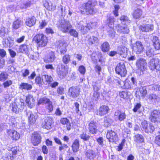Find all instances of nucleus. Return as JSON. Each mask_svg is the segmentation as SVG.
Returning a JSON list of instances; mask_svg holds the SVG:
<instances>
[{"label":"nucleus","mask_w":160,"mask_h":160,"mask_svg":"<svg viewBox=\"0 0 160 160\" xmlns=\"http://www.w3.org/2000/svg\"><path fill=\"white\" fill-rule=\"evenodd\" d=\"M96 4L97 2L96 0H90L87 2L84 3L83 6L85 11L81 10V13L84 14L85 12L87 15L94 14L97 12L95 8Z\"/></svg>","instance_id":"obj_1"},{"label":"nucleus","mask_w":160,"mask_h":160,"mask_svg":"<svg viewBox=\"0 0 160 160\" xmlns=\"http://www.w3.org/2000/svg\"><path fill=\"white\" fill-rule=\"evenodd\" d=\"M58 29L64 33H67L69 29L72 28V26L70 22L67 21L59 20L57 24Z\"/></svg>","instance_id":"obj_2"},{"label":"nucleus","mask_w":160,"mask_h":160,"mask_svg":"<svg viewBox=\"0 0 160 160\" xmlns=\"http://www.w3.org/2000/svg\"><path fill=\"white\" fill-rule=\"evenodd\" d=\"M34 41L36 42L39 47L45 46L48 42L47 38L43 34H38L33 38Z\"/></svg>","instance_id":"obj_3"},{"label":"nucleus","mask_w":160,"mask_h":160,"mask_svg":"<svg viewBox=\"0 0 160 160\" xmlns=\"http://www.w3.org/2000/svg\"><path fill=\"white\" fill-rule=\"evenodd\" d=\"M148 66L151 70L160 71V60L156 58H152L149 62Z\"/></svg>","instance_id":"obj_4"},{"label":"nucleus","mask_w":160,"mask_h":160,"mask_svg":"<svg viewBox=\"0 0 160 160\" xmlns=\"http://www.w3.org/2000/svg\"><path fill=\"white\" fill-rule=\"evenodd\" d=\"M142 129L147 133H152L155 130L154 126L152 124H148L147 121L144 120L141 123Z\"/></svg>","instance_id":"obj_5"},{"label":"nucleus","mask_w":160,"mask_h":160,"mask_svg":"<svg viewBox=\"0 0 160 160\" xmlns=\"http://www.w3.org/2000/svg\"><path fill=\"white\" fill-rule=\"evenodd\" d=\"M115 71L121 77H125L127 74L126 68L123 63L120 62L118 64L116 67Z\"/></svg>","instance_id":"obj_6"},{"label":"nucleus","mask_w":160,"mask_h":160,"mask_svg":"<svg viewBox=\"0 0 160 160\" xmlns=\"http://www.w3.org/2000/svg\"><path fill=\"white\" fill-rule=\"evenodd\" d=\"M160 112L155 110L151 112L149 118L151 122L155 123H158L160 122Z\"/></svg>","instance_id":"obj_7"},{"label":"nucleus","mask_w":160,"mask_h":160,"mask_svg":"<svg viewBox=\"0 0 160 160\" xmlns=\"http://www.w3.org/2000/svg\"><path fill=\"white\" fill-rule=\"evenodd\" d=\"M132 49L137 54H139L142 52L144 47L141 42L138 41L133 44Z\"/></svg>","instance_id":"obj_8"},{"label":"nucleus","mask_w":160,"mask_h":160,"mask_svg":"<svg viewBox=\"0 0 160 160\" xmlns=\"http://www.w3.org/2000/svg\"><path fill=\"white\" fill-rule=\"evenodd\" d=\"M53 123V118L50 117H47L44 118V121H43L42 126L44 128L49 129L51 128V126Z\"/></svg>","instance_id":"obj_9"},{"label":"nucleus","mask_w":160,"mask_h":160,"mask_svg":"<svg viewBox=\"0 0 160 160\" xmlns=\"http://www.w3.org/2000/svg\"><path fill=\"white\" fill-rule=\"evenodd\" d=\"M80 88L77 86L72 87L69 89V93L70 97L73 98L78 97L80 94Z\"/></svg>","instance_id":"obj_10"},{"label":"nucleus","mask_w":160,"mask_h":160,"mask_svg":"<svg viewBox=\"0 0 160 160\" xmlns=\"http://www.w3.org/2000/svg\"><path fill=\"white\" fill-rule=\"evenodd\" d=\"M92 23L90 22L87 23L85 26H84L83 22L81 21L78 23V27L81 32L84 33L92 28Z\"/></svg>","instance_id":"obj_11"},{"label":"nucleus","mask_w":160,"mask_h":160,"mask_svg":"<svg viewBox=\"0 0 160 160\" xmlns=\"http://www.w3.org/2000/svg\"><path fill=\"white\" fill-rule=\"evenodd\" d=\"M58 77L61 79L64 78L68 73V71L65 66L62 64L61 68H58L57 70Z\"/></svg>","instance_id":"obj_12"},{"label":"nucleus","mask_w":160,"mask_h":160,"mask_svg":"<svg viewBox=\"0 0 160 160\" xmlns=\"http://www.w3.org/2000/svg\"><path fill=\"white\" fill-rule=\"evenodd\" d=\"M58 50L60 51V54H64L67 51L66 47L67 46V43L62 40L59 41L57 42Z\"/></svg>","instance_id":"obj_13"},{"label":"nucleus","mask_w":160,"mask_h":160,"mask_svg":"<svg viewBox=\"0 0 160 160\" xmlns=\"http://www.w3.org/2000/svg\"><path fill=\"white\" fill-rule=\"evenodd\" d=\"M106 137L109 141L110 142H116L118 139L116 133L112 130L108 131L106 134Z\"/></svg>","instance_id":"obj_14"},{"label":"nucleus","mask_w":160,"mask_h":160,"mask_svg":"<svg viewBox=\"0 0 160 160\" xmlns=\"http://www.w3.org/2000/svg\"><path fill=\"white\" fill-rule=\"evenodd\" d=\"M41 138L40 135L37 132H35L32 134L31 141L34 145L36 146L41 142Z\"/></svg>","instance_id":"obj_15"},{"label":"nucleus","mask_w":160,"mask_h":160,"mask_svg":"<svg viewBox=\"0 0 160 160\" xmlns=\"http://www.w3.org/2000/svg\"><path fill=\"white\" fill-rule=\"evenodd\" d=\"M147 64L145 59L139 58L137 60L136 64L138 69L142 71L144 69Z\"/></svg>","instance_id":"obj_16"},{"label":"nucleus","mask_w":160,"mask_h":160,"mask_svg":"<svg viewBox=\"0 0 160 160\" xmlns=\"http://www.w3.org/2000/svg\"><path fill=\"white\" fill-rule=\"evenodd\" d=\"M56 58L54 52L50 51L44 59V62L47 63H51L53 62Z\"/></svg>","instance_id":"obj_17"},{"label":"nucleus","mask_w":160,"mask_h":160,"mask_svg":"<svg viewBox=\"0 0 160 160\" xmlns=\"http://www.w3.org/2000/svg\"><path fill=\"white\" fill-rule=\"evenodd\" d=\"M153 25L151 24H145L141 25L139 29L142 32H148L152 31L153 29Z\"/></svg>","instance_id":"obj_18"},{"label":"nucleus","mask_w":160,"mask_h":160,"mask_svg":"<svg viewBox=\"0 0 160 160\" xmlns=\"http://www.w3.org/2000/svg\"><path fill=\"white\" fill-rule=\"evenodd\" d=\"M97 123L93 121H91L89 124V130L90 133L92 134L96 133L97 131Z\"/></svg>","instance_id":"obj_19"},{"label":"nucleus","mask_w":160,"mask_h":160,"mask_svg":"<svg viewBox=\"0 0 160 160\" xmlns=\"http://www.w3.org/2000/svg\"><path fill=\"white\" fill-rule=\"evenodd\" d=\"M13 40L11 39L10 38H7L6 37L3 38L2 44L5 48L11 47L13 46Z\"/></svg>","instance_id":"obj_20"},{"label":"nucleus","mask_w":160,"mask_h":160,"mask_svg":"<svg viewBox=\"0 0 160 160\" xmlns=\"http://www.w3.org/2000/svg\"><path fill=\"white\" fill-rule=\"evenodd\" d=\"M118 32L121 33L128 34L129 32V30L127 26H121L118 24L117 26Z\"/></svg>","instance_id":"obj_21"},{"label":"nucleus","mask_w":160,"mask_h":160,"mask_svg":"<svg viewBox=\"0 0 160 160\" xmlns=\"http://www.w3.org/2000/svg\"><path fill=\"white\" fill-rule=\"evenodd\" d=\"M26 115L28 116L29 122L30 124L34 123L36 121L37 118L32 112L29 111L26 112Z\"/></svg>","instance_id":"obj_22"},{"label":"nucleus","mask_w":160,"mask_h":160,"mask_svg":"<svg viewBox=\"0 0 160 160\" xmlns=\"http://www.w3.org/2000/svg\"><path fill=\"white\" fill-rule=\"evenodd\" d=\"M34 99L32 96L30 95L26 97V102L30 108H32L34 106Z\"/></svg>","instance_id":"obj_23"},{"label":"nucleus","mask_w":160,"mask_h":160,"mask_svg":"<svg viewBox=\"0 0 160 160\" xmlns=\"http://www.w3.org/2000/svg\"><path fill=\"white\" fill-rule=\"evenodd\" d=\"M36 21V18L34 16H32L26 18L25 23L27 26L31 27L35 24Z\"/></svg>","instance_id":"obj_24"},{"label":"nucleus","mask_w":160,"mask_h":160,"mask_svg":"<svg viewBox=\"0 0 160 160\" xmlns=\"http://www.w3.org/2000/svg\"><path fill=\"white\" fill-rule=\"evenodd\" d=\"M109 109L107 106H102L100 108L97 114L101 116H103L107 113Z\"/></svg>","instance_id":"obj_25"},{"label":"nucleus","mask_w":160,"mask_h":160,"mask_svg":"<svg viewBox=\"0 0 160 160\" xmlns=\"http://www.w3.org/2000/svg\"><path fill=\"white\" fill-rule=\"evenodd\" d=\"M85 155L90 160H94L96 157L95 152L91 150H87L86 152Z\"/></svg>","instance_id":"obj_26"},{"label":"nucleus","mask_w":160,"mask_h":160,"mask_svg":"<svg viewBox=\"0 0 160 160\" xmlns=\"http://www.w3.org/2000/svg\"><path fill=\"white\" fill-rule=\"evenodd\" d=\"M152 41L156 49L158 50L160 49V43L158 38L156 36H153L152 39Z\"/></svg>","instance_id":"obj_27"},{"label":"nucleus","mask_w":160,"mask_h":160,"mask_svg":"<svg viewBox=\"0 0 160 160\" xmlns=\"http://www.w3.org/2000/svg\"><path fill=\"white\" fill-rule=\"evenodd\" d=\"M42 80L43 83L46 85L49 83L53 80V78L50 76L44 75L42 76Z\"/></svg>","instance_id":"obj_28"},{"label":"nucleus","mask_w":160,"mask_h":160,"mask_svg":"<svg viewBox=\"0 0 160 160\" xmlns=\"http://www.w3.org/2000/svg\"><path fill=\"white\" fill-rule=\"evenodd\" d=\"M60 122L63 125L66 124L68 130H69L71 129V125L70 123L69 120L67 118H62L60 120Z\"/></svg>","instance_id":"obj_29"},{"label":"nucleus","mask_w":160,"mask_h":160,"mask_svg":"<svg viewBox=\"0 0 160 160\" xmlns=\"http://www.w3.org/2000/svg\"><path fill=\"white\" fill-rule=\"evenodd\" d=\"M117 51L118 54L122 55L127 52V48L125 46H120L118 47Z\"/></svg>","instance_id":"obj_30"},{"label":"nucleus","mask_w":160,"mask_h":160,"mask_svg":"<svg viewBox=\"0 0 160 160\" xmlns=\"http://www.w3.org/2000/svg\"><path fill=\"white\" fill-rule=\"evenodd\" d=\"M142 14V11L141 9L137 8L135 9L133 13V16L135 19L140 18Z\"/></svg>","instance_id":"obj_31"},{"label":"nucleus","mask_w":160,"mask_h":160,"mask_svg":"<svg viewBox=\"0 0 160 160\" xmlns=\"http://www.w3.org/2000/svg\"><path fill=\"white\" fill-rule=\"evenodd\" d=\"M134 141L137 143H142L144 142V138L143 136L140 134H137L133 137Z\"/></svg>","instance_id":"obj_32"},{"label":"nucleus","mask_w":160,"mask_h":160,"mask_svg":"<svg viewBox=\"0 0 160 160\" xmlns=\"http://www.w3.org/2000/svg\"><path fill=\"white\" fill-rule=\"evenodd\" d=\"M58 13L60 15L64 16L66 15L67 12L66 11L65 7L63 8L62 6L60 5L58 7Z\"/></svg>","instance_id":"obj_33"},{"label":"nucleus","mask_w":160,"mask_h":160,"mask_svg":"<svg viewBox=\"0 0 160 160\" xmlns=\"http://www.w3.org/2000/svg\"><path fill=\"white\" fill-rule=\"evenodd\" d=\"M44 6L48 10L50 11H53L56 8V6L53 5L51 2H46L44 4Z\"/></svg>","instance_id":"obj_34"},{"label":"nucleus","mask_w":160,"mask_h":160,"mask_svg":"<svg viewBox=\"0 0 160 160\" xmlns=\"http://www.w3.org/2000/svg\"><path fill=\"white\" fill-rule=\"evenodd\" d=\"M101 48L102 51L104 52H108L110 48L109 44L107 42H104L101 46Z\"/></svg>","instance_id":"obj_35"},{"label":"nucleus","mask_w":160,"mask_h":160,"mask_svg":"<svg viewBox=\"0 0 160 160\" xmlns=\"http://www.w3.org/2000/svg\"><path fill=\"white\" fill-rule=\"evenodd\" d=\"M79 141L78 139H76L72 145V148L73 152H76L78 151L79 148Z\"/></svg>","instance_id":"obj_36"},{"label":"nucleus","mask_w":160,"mask_h":160,"mask_svg":"<svg viewBox=\"0 0 160 160\" xmlns=\"http://www.w3.org/2000/svg\"><path fill=\"white\" fill-rule=\"evenodd\" d=\"M120 20L122 24H128L131 22V21L129 20L128 18L125 15L122 16L120 18Z\"/></svg>","instance_id":"obj_37"},{"label":"nucleus","mask_w":160,"mask_h":160,"mask_svg":"<svg viewBox=\"0 0 160 160\" xmlns=\"http://www.w3.org/2000/svg\"><path fill=\"white\" fill-rule=\"evenodd\" d=\"M112 122V119L108 117H105L104 118V125L105 127H108Z\"/></svg>","instance_id":"obj_38"},{"label":"nucleus","mask_w":160,"mask_h":160,"mask_svg":"<svg viewBox=\"0 0 160 160\" xmlns=\"http://www.w3.org/2000/svg\"><path fill=\"white\" fill-rule=\"evenodd\" d=\"M20 88L22 89L30 90L32 89V86L31 85L27 83H22L20 85Z\"/></svg>","instance_id":"obj_39"},{"label":"nucleus","mask_w":160,"mask_h":160,"mask_svg":"<svg viewBox=\"0 0 160 160\" xmlns=\"http://www.w3.org/2000/svg\"><path fill=\"white\" fill-rule=\"evenodd\" d=\"M21 23V20L17 19L14 21L12 25V28L15 30L18 29L20 27Z\"/></svg>","instance_id":"obj_40"},{"label":"nucleus","mask_w":160,"mask_h":160,"mask_svg":"<svg viewBox=\"0 0 160 160\" xmlns=\"http://www.w3.org/2000/svg\"><path fill=\"white\" fill-rule=\"evenodd\" d=\"M70 60V56L68 54L64 55L62 58V61L64 64H68Z\"/></svg>","instance_id":"obj_41"},{"label":"nucleus","mask_w":160,"mask_h":160,"mask_svg":"<svg viewBox=\"0 0 160 160\" xmlns=\"http://www.w3.org/2000/svg\"><path fill=\"white\" fill-rule=\"evenodd\" d=\"M8 74L5 72H2L0 74V81L4 82L7 79L8 77Z\"/></svg>","instance_id":"obj_42"},{"label":"nucleus","mask_w":160,"mask_h":160,"mask_svg":"<svg viewBox=\"0 0 160 160\" xmlns=\"http://www.w3.org/2000/svg\"><path fill=\"white\" fill-rule=\"evenodd\" d=\"M114 18L112 17H110L107 20V24L109 28H113L114 27Z\"/></svg>","instance_id":"obj_43"},{"label":"nucleus","mask_w":160,"mask_h":160,"mask_svg":"<svg viewBox=\"0 0 160 160\" xmlns=\"http://www.w3.org/2000/svg\"><path fill=\"white\" fill-rule=\"evenodd\" d=\"M148 99L152 101H156L159 100V98L155 94H151L148 95Z\"/></svg>","instance_id":"obj_44"},{"label":"nucleus","mask_w":160,"mask_h":160,"mask_svg":"<svg viewBox=\"0 0 160 160\" xmlns=\"http://www.w3.org/2000/svg\"><path fill=\"white\" fill-rule=\"evenodd\" d=\"M28 50V47L27 45L23 44L21 45L19 49V51L22 53L27 52Z\"/></svg>","instance_id":"obj_45"},{"label":"nucleus","mask_w":160,"mask_h":160,"mask_svg":"<svg viewBox=\"0 0 160 160\" xmlns=\"http://www.w3.org/2000/svg\"><path fill=\"white\" fill-rule=\"evenodd\" d=\"M22 101H23V100H21L19 102L17 103V106L18 107V109H19V112H21L24 108V103Z\"/></svg>","instance_id":"obj_46"},{"label":"nucleus","mask_w":160,"mask_h":160,"mask_svg":"<svg viewBox=\"0 0 160 160\" xmlns=\"http://www.w3.org/2000/svg\"><path fill=\"white\" fill-rule=\"evenodd\" d=\"M80 137L84 141H88L90 138V136L87 134L86 132H83L80 135Z\"/></svg>","instance_id":"obj_47"},{"label":"nucleus","mask_w":160,"mask_h":160,"mask_svg":"<svg viewBox=\"0 0 160 160\" xmlns=\"http://www.w3.org/2000/svg\"><path fill=\"white\" fill-rule=\"evenodd\" d=\"M146 54L147 56L150 57L153 56L154 54L153 49L151 48L148 47L147 49Z\"/></svg>","instance_id":"obj_48"},{"label":"nucleus","mask_w":160,"mask_h":160,"mask_svg":"<svg viewBox=\"0 0 160 160\" xmlns=\"http://www.w3.org/2000/svg\"><path fill=\"white\" fill-rule=\"evenodd\" d=\"M141 97L144 98L147 93V91L145 87H142L139 90Z\"/></svg>","instance_id":"obj_49"},{"label":"nucleus","mask_w":160,"mask_h":160,"mask_svg":"<svg viewBox=\"0 0 160 160\" xmlns=\"http://www.w3.org/2000/svg\"><path fill=\"white\" fill-rule=\"evenodd\" d=\"M49 101H50L49 99L46 98H40L38 102V104H45L46 103H48Z\"/></svg>","instance_id":"obj_50"},{"label":"nucleus","mask_w":160,"mask_h":160,"mask_svg":"<svg viewBox=\"0 0 160 160\" xmlns=\"http://www.w3.org/2000/svg\"><path fill=\"white\" fill-rule=\"evenodd\" d=\"M98 41V38L93 36L90 37L88 39V41L92 44L94 43L95 42H97Z\"/></svg>","instance_id":"obj_51"},{"label":"nucleus","mask_w":160,"mask_h":160,"mask_svg":"<svg viewBox=\"0 0 160 160\" xmlns=\"http://www.w3.org/2000/svg\"><path fill=\"white\" fill-rule=\"evenodd\" d=\"M141 107V104L140 103H137L136 105H135L133 109V111L134 112H138L140 113V114L141 115L142 114V113L141 112H140L139 110V109Z\"/></svg>","instance_id":"obj_52"},{"label":"nucleus","mask_w":160,"mask_h":160,"mask_svg":"<svg viewBox=\"0 0 160 160\" xmlns=\"http://www.w3.org/2000/svg\"><path fill=\"white\" fill-rule=\"evenodd\" d=\"M157 135L155 138V142L158 146L160 147V131L158 133Z\"/></svg>","instance_id":"obj_53"},{"label":"nucleus","mask_w":160,"mask_h":160,"mask_svg":"<svg viewBox=\"0 0 160 160\" xmlns=\"http://www.w3.org/2000/svg\"><path fill=\"white\" fill-rule=\"evenodd\" d=\"M12 111L15 113L17 114L19 113V109H18V107L17 106V103H14L12 105Z\"/></svg>","instance_id":"obj_54"},{"label":"nucleus","mask_w":160,"mask_h":160,"mask_svg":"<svg viewBox=\"0 0 160 160\" xmlns=\"http://www.w3.org/2000/svg\"><path fill=\"white\" fill-rule=\"evenodd\" d=\"M20 137V135L17 131H15L11 138L13 140H17Z\"/></svg>","instance_id":"obj_55"},{"label":"nucleus","mask_w":160,"mask_h":160,"mask_svg":"<svg viewBox=\"0 0 160 160\" xmlns=\"http://www.w3.org/2000/svg\"><path fill=\"white\" fill-rule=\"evenodd\" d=\"M69 31V33L71 35L77 38L78 36V33L74 29H71Z\"/></svg>","instance_id":"obj_56"},{"label":"nucleus","mask_w":160,"mask_h":160,"mask_svg":"<svg viewBox=\"0 0 160 160\" xmlns=\"http://www.w3.org/2000/svg\"><path fill=\"white\" fill-rule=\"evenodd\" d=\"M15 131V130L12 128L8 129L6 130V132L8 135L11 138L12 135H13Z\"/></svg>","instance_id":"obj_57"},{"label":"nucleus","mask_w":160,"mask_h":160,"mask_svg":"<svg viewBox=\"0 0 160 160\" xmlns=\"http://www.w3.org/2000/svg\"><path fill=\"white\" fill-rule=\"evenodd\" d=\"M128 92L125 91H122L120 93V95L121 98L124 99L128 98Z\"/></svg>","instance_id":"obj_58"},{"label":"nucleus","mask_w":160,"mask_h":160,"mask_svg":"<svg viewBox=\"0 0 160 160\" xmlns=\"http://www.w3.org/2000/svg\"><path fill=\"white\" fill-rule=\"evenodd\" d=\"M108 34L111 37H113L114 36L115 32L113 28H108Z\"/></svg>","instance_id":"obj_59"},{"label":"nucleus","mask_w":160,"mask_h":160,"mask_svg":"<svg viewBox=\"0 0 160 160\" xmlns=\"http://www.w3.org/2000/svg\"><path fill=\"white\" fill-rule=\"evenodd\" d=\"M46 108L50 112H51L53 110V106L52 105V103L50 101L47 104Z\"/></svg>","instance_id":"obj_60"},{"label":"nucleus","mask_w":160,"mask_h":160,"mask_svg":"<svg viewBox=\"0 0 160 160\" xmlns=\"http://www.w3.org/2000/svg\"><path fill=\"white\" fill-rule=\"evenodd\" d=\"M8 34L5 31V29L4 28H3L0 30V37L3 38L6 36Z\"/></svg>","instance_id":"obj_61"},{"label":"nucleus","mask_w":160,"mask_h":160,"mask_svg":"<svg viewBox=\"0 0 160 160\" xmlns=\"http://www.w3.org/2000/svg\"><path fill=\"white\" fill-rule=\"evenodd\" d=\"M22 73V76L23 77H25L28 75L29 73V72L28 70L27 69H24L21 71Z\"/></svg>","instance_id":"obj_62"},{"label":"nucleus","mask_w":160,"mask_h":160,"mask_svg":"<svg viewBox=\"0 0 160 160\" xmlns=\"http://www.w3.org/2000/svg\"><path fill=\"white\" fill-rule=\"evenodd\" d=\"M122 83L123 84L122 87L124 88L128 89L131 88V85L128 82H122Z\"/></svg>","instance_id":"obj_63"},{"label":"nucleus","mask_w":160,"mask_h":160,"mask_svg":"<svg viewBox=\"0 0 160 160\" xmlns=\"http://www.w3.org/2000/svg\"><path fill=\"white\" fill-rule=\"evenodd\" d=\"M12 81L11 80H7L3 83L2 85L4 88H6L9 87L12 84Z\"/></svg>","instance_id":"obj_64"}]
</instances>
